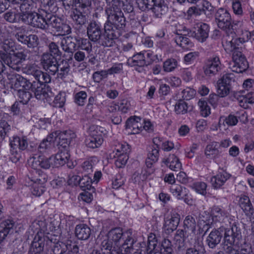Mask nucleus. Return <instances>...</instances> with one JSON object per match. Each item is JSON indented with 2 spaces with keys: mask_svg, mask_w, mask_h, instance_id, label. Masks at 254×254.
<instances>
[{
  "mask_svg": "<svg viewBox=\"0 0 254 254\" xmlns=\"http://www.w3.org/2000/svg\"><path fill=\"white\" fill-rule=\"evenodd\" d=\"M233 26L231 23V17L227 10L223 13V38H225V51L232 52V60L234 63V67H236L237 72H243L248 67V63L245 57L239 50L240 39L235 38Z\"/></svg>",
  "mask_w": 254,
  "mask_h": 254,
  "instance_id": "obj_1",
  "label": "nucleus"
},
{
  "mask_svg": "<svg viewBox=\"0 0 254 254\" xmlns=\"http://www.w3.org/2000/svg\"><path fill=\"white\" fill-rule=\"evenodd\" d=\"M108 3L106 8L107 20L104 26H109L110 29L123 30L126 26V19L121 10V5H125L124 0H106Z\"/></svg>",
  "mask_w": 254,
  "mask_h": 254,
  "instance_id": "obj_2",
  "label": "nucleus"
},
{
  "mask_svg": "<svg viewBox=\"0 0 254 254\" xmlns=\"http://www.w3.org/2000/svg\"><path fill=\"white\" fill-rule=\"evenodd\" d=\"M43 68L51 75L57 74V77L63 79L68 74L70 70L69 63L66 60L60 62L56 57L49 54H43L40 59Z\"/></svg>",
  "mask_w": 254,
  "mask_h": 254,
  "instance_id": "obj_3",
  "label": "nucleus"
},
{
  "mask_svg": "<svg viewBox=\"0 0 254 254\" xmlns=\"http://www.w3.org/2000/svg\"><path fill=\"white\" fill-rule=\"evenodd\" d=\"M47 30L50 26L56 29L61 35L68 34L71 32L70 26L62 22V19L48 12L46 13Z\"/></svg>",
  "mask_w": 254,
  "mask_h": 254,
  "instance_id": "obj_4",
  "label": "nucleus"
},
{
  "mask_svg": "<svg viewBox=\"0 0 254 254\" xmlns=\"http://www.w3.org/2000/svg\"><path fill=\"white\" fill-rule=\"evenodd\" d=\"M240 235L237 231V227L232 226L230 229H226L224 234V242L223 243V249L229 254H237V251L232 248L235 238Z\"/></svg>",
  "mask_w": 254,
  "mask_h": 254,
  "instance_id": "obj_5",
  "label": "nucleus"
},
{
  "mask_svg": "<svg viewBox=\"0 0 254 254\" xmlns=\"http://www.w3.org/2000/svg\"><path fill=\"white\" fill-rule=\"evenodd\" d=\"M109 26H104V32L97 41L98 44L104 47H111L115 44V40L120 36L119 30L109 29Z\"/></svg>",
  "mask_w": 254,
  "mask_h": 254,
  "instance_id": "obj_6",
  "label": "nucleus"
},
{
  "mask_svg": "<svg viewBox=\"0 0 254 254\" xmlns=\"http://www.w3.org/2000/svg\"><path fill=\"white\" fill-rule=\"evenodd\" d=\"M77 38L67 36L62 39L60 45L63 50L66 53L64 56L67 61L72 60L73 52L76 50Z\"/></svg>",
  "mask_w": 254,
  "mask_h": 254,
  "instance_id": "obj_7",
  "label": "nucleus"
},
{
  "mask_svg": "<svg viewBox=\"0 0 254 254\" xmlns=\"http://www.w3.org/2000/svg\"><path fill=\"white\" fill-rule=\"evenodd\" d=\"M28 161L31 167L35 170L39 168L48 169L52 167L51 157L47 158L42 154H33Z\"/></svg>",
  "mask_w": 254,
  "mask_h": 254,
  "instance_id": "obj_8",
  "label": "nucleus"
},
{
  "mask_svg": "<svg viewBox=\"0 0 254 254\" xmlns=\"http://www.w3.org/2000/svg\"><path fill=\"white\" fill-rule=\"evenodd\" d=\"M7 77L11 88L17 89L22 87L25 90H29V86L31 82L22 75L17 73H9Z\"/></svg>",
  "mask_w": 254,
  "mask_h": 254,
  "instance_id": "obj_9",
  "label": "nucleus"
},
{
  "mask_svg": "<svg viewBox=\"0 0 254 254\" xmlns=\"http://www.w3.org/2000/svg\"><path fill=\"white\" fill-rule=\"evenodd\" d=\"M70 16L74 25L78 28L84 25L88 21V16L86 10L73 9L71 11Z\"/></svg>",
  "mask_w": 254,
  "mask_h": 254,
  "instance_id": "obj_10",
  "label": "nucleus"
},
{
  "mask_svg": "<svg viewBox=\"0 0 254 254\" xmlns=\"http://www.w3.org/2000/svg\"><path fill=\"white\" fill-rule=\"evenodd\" d=\"M0 59L4 64L12 69L19 71L21 68L22 64L20 62L14 53H0Z\"/></svg>",
  "mask_w": 254,
  "mask_h": 254,
  "instance_id": "obj_11",
  "label": "nucleus"
},
{
  "mask_svg": "<svg viewBox=\"0 0 254 254\" xmlns=\"http://www.w3.org/2000/svg\"><path fill=\"white\" fill-rule=\"evenodd\" d=\"M220 70H221V62L218 57L208 60L204 66V73L207 76L215 75Z\"/></svg>",
  "mask_w": 254,
  "mask_h": 254,
  "instance_id": "obj_12",
  "label": "nucleus"
},
{
  "mask_svg": "<svg viewBox=\"0 0 254 254\" xmlns=\"http://www.w3.org/2000/svg\"><path fill=\"white\" fill-rule=\"evenodd\" d=\"M103 142L101 133H99L96 130L91 131L85 140L86 146L92 149L99 147Z\"/></svg>",
  "mask_w": 254,
  "mask_h": 254,
  "instance_id": "obj_13",
  "label": "nucleus"
},
{
  "mask_svg": "<svg viewBox=\"0 0 254 254\" xmlns=\"http://www.w3.org/2000/svg\"><path fill=\"white\" fill-rule=\"evenodd\" d=\"M180 219V216L177 213H172L170 216L166 218L164 224V231L170 234L176 230Z\"/></svg>",
  "mask_w": 254,
  "mask_h": 254,
  "instance_id": "obj_14",
  "label": "nucleus"
},
{
  "mask_svg": "<svg viewBox=\"0 0 254 254\" xmlns=\"http://www.w3.org/2000/svg\"><path fill=\"white\" fill-rule=\"evenodd\" d=\"M87 33L90 40L97 42L102 35L100 24L94 21L90 22L87 27Z\"/></svg>",
  "mask_w": 254,
  "mask_h": 254,
  "instance_id": "obj_15",
  "label": "nucleus"
},
{
  "mask_svg": "<svg viewBox=\"0 0 254 254\" xmlns=\"http://www.w3.org/2000/svg\"><path fill=\"white\" fill-rule=\"evenodd\" d=\"M170 190L173 194L178 199H183L185 203L190 204L191 199L189 197V191L186 188L178 185L171 186Z\"/></svg>",
  "mask_w": 254,
  "mask_h": 254,
  "instance_id": "obj_16",
  "label": "nucleus"
},
{
  "mask_svg": "<svg viewBox=\"0 0 254 254\" xmlns=\"http://www.w3.org/2000/svg\"><path fill=\"white\" fill-rule=\"evenodd\" d=\"M29 86V89L34 92L37 99L43 100L47 99L50 97L48 89L44 88L39 82L33 81Z\"/></svg>",
  "mask_w": 254,
  "mask_h": 254,
  "instance_id": "obj_17",
  "label": "nucleus"
},
{
  "mask_svg": "<svg viewBox=\"0 0 254 254\" xmlns=\"http://www.w3.org/2000/svg\"><path fill=\"white\" fill-rule=\"evenodd\" d=\"M39 12V13L35 12L34 18L31 24V26L44 30H47V23H46V13L48 12L44 10H42L41 11Z\"/></svg>",
  "mask_w": 254,
  "mask_h": 254,
  "instance_id": "obj_18",
  "label": "nucleus"
},
{
  "mask_svg": "<svg viewBox=\"0 0 254 254\" xmlns=\"http://www.w3.org/2000/svg\"><path fill=\"white\" fill-rule=\"evenodd\" d=\"M15 223L11 219H6L1 221L0 223V243H1L7 235L13 231Z\"/></svg>",
  "mask_w": 254,
  "mask_h": 254,
  "instance_id": "obj_19",
  "label": "nucleus"
},
{
  "mask_svg": "<svg viewBox=\"0 0 254 254\" xmlns=\"http://www.w3.org/2000/svg\"><path fill=\"white\" fill-rule=\"evenodd\" d=\"M144 54L142 52L134 55L127 60V64L131 66L143 67L150 64V61H147Z\"/></svg>",
  "mask_w": 254,
  "mask_h": 254,
  "instance_id": "obj_20",
  "label": "nucleus"
},
{
  "mask_svg": "<svg viewBox=\"0 0 254 254\" xmlns=\"http://www.w3.org/2000/svg\"><path fill=\"white\" fill-rule=\"evenodd\" d=\"M45 239L39 236H35L31 244V254H45L44 251Z\"/></svg>",
  "mask_w": 254,
  "mask_h": 254,
  "instance_id": "obj_21",
  "label": "nucleus"
},
{
  "mask_svg": "<svg viewBox=\"0 0 254 254\" xmlns=\"http://www.w3.org/2000/svg\"><path fill=\"white\" fill-rule=\"evenodd\" d=\"M162 162L174 171H179L182 168L179 159L174 154H169L168 156L164 158Z\"/></svg>",
  "mask_w": 254,
  "mask_h": 254,
  "instance_id": "obj_22",
  "label": "nucleus"
},
{
  "mask_svg": "<svg viewBox=\"0 0 254 254\" xmlns=\"http://www.w3.org/2000/svg\"><path fill=\"white\" fill-rule=\"evenodd\" d=\"M168 11V7L165 1L161 2L158 0L155 2V5L153 7L152 11L155 17L157 18H163L164 17Z\"/></svg>",
  "mask_w": 254,
  "mask_h": 254,
  "instance_id": "obj_23",
  "label": "nucleus"
},
{
  "mask_svg": "<svg viewBox=\"0 0 254 254\" xmlns=\"http://www.w3.org/2000/svg\"><path fill=\"white\" fill-rule=\"evenodd\" d=\"M91 233L90 228L86 224H79L75 227V236L79 240H87L89 238Z\"/></svg>",
  "mask_w": 254,
  "mask_h": 254,
  "instance_id": "obj_24",
  "label": "nucleus"
},
{
  "mask_svg": "<svg viewBox=\"0 0 254 254\" xmlns=\"http://www.w3.org/2000/svg\"><path fill=\"white\" fill-rule=\"evenodd\" d=\"M126 233L123 232V230L121 228L117 227L111 229L108 233V237L109 239L114 242L115 244L118 246V243L120 242L121 239L126 238V240L127 237L131 238L128 235L126 237Z\"/></svg>",
  "mask_w": 254,
  "mask_h": 254,
  "instance_id": "obj_25",
  "label": "nucleus"
},
{
  "mask_svg": "<svg viewBox=\"0 0 254 254\" xmlns=\"http://www.w3.org/2000/svg\"><path fill=\"white\" fill-rule=\"evenodd\" d=\"M52 134H55L53 137L54 146L65 148L70 143V138L66 137L65 134H60V131H56L52 132Z\"/></svg>",
  "mask_w": 254,
  "mask_h": 254,
  "instance_id": "obj_26",
  "label": "nucleus"
},
{
  "mask_svg": "<svg viewBox=\"0 0 254 254\" xmlns=\"http://www.w3.org/2000/svg\"><path fill=\"white\" fill-rule=\"evenodd\" d=\"M69 155L67 152L58 153L54 156H51L52 167H59L64 165L68 160Z\"/></svg>",
  "mask_w": 254,
  "mask_h": 254,
  "instance_id": "obj_27",
  "label": "nucleus"
},
{
  "mask_svg": "<svg viewBox=\"0 0 254 254\" xmlns=\"http://www.w3.org/2000/svg\"><path fill=\"white\" fill-rule=\"evenodd\" d=\"M239 105L244 109L249 108V104L254 103V93L249 92L245 95H239L237 94L236 98Z\"/></svg>",
  "mask_w": 254,
  "mask_h": 254,
  "instance_id": "obj_28",
  "label": "nucleus"
},
{
  "mask_svg": "<svg viewBox=\"0 0 254 254\" xmlns=\"http://www.w3.org/2000/svg\"><path fill=\"white\" fill-rule=\"evenodd\" d=\"M222 238L221 232L218 230L212 231L208 236L206 242L211 249H214L220 243Z\"/></svg>",
  "mask_w": 254,
  "mask_h": 254,
  "instance_id": "obj_29",
  "label": "nucleus"
},
{
  "mask_svg": "<svg viewBox=\"0 0 254 254\" xmlns=\"http://www.w3.org/2000/svg\"><path fill=\"white\" fill-rule=\"evenodd\" d=\"M239 205L247 216H250L253 214L254 209L248 196L241 197L239 199Z\"/></svg>",
  "mask_w": 254,
  "mask_h": 254,
  "instance_id": "obj_30",
  "label": "nucleus"
},
{
  "mask_svg": "<svg viewBox=\"0 0 254 254\" xmlns=\"http://www.w3.org/2000/svg\"><path fill=\"white\" fill-rule=\"evenodd\" d=\"M184 228L190 233L191 239L195 237L196 222L195 218L192 216H187L184 220Z\"/></svg>",
  "mask_w": 254,
  "mask_h": 254,
  "instance_id": "obj_31",
  "label": "nucleus"
},
{
  "mask_svg": "<svg viewBox=\"0 0 254 254\" xmlns=\"http://www.w3.org/2000/svg\"><path fill=\"white\" fill-rule=\"evenodd\" d=\"M208 32L209 26L203 23L198 27L196 32H194L193 36L198 41L203 42L208 38Z\"/></svg>",
  "mask_w": 254,
  "mask_h": 254,
  "instance_id": "obj_32",
  "label": "nucleus"
},
{
  "mask_svg": "<svg viewBox=\"0 0 254 254\" xmlns=\"http://www.w3.org/2000/svg\"><path fill=\"white\" fill-rule=\"evenodd\" d=\"M222 86V77L220 78L216 84L217 93L211 94L209 95V102L213 106H215L220 97H222V90L221 87Z\"/></svg>",
  "mask_w": 254,
  "mask_h": 254,
  "instance_id": "obj_33",
  "label": "nucleus"
},
{
  "mask_svg": "<svg viewBox=\"0 0 254 254\" xmlns=\"http://www.w3.org/2000/svg\"><path fill=\"white\" fill-rule=\"evenodd\" d=\"M220 146V145L215 142L207 145L205 150L206 157L210 159L215 158L220 152L218 149Z\"/></svg>",
  "mask_w": 254,
  "mask_h": 254,
  "instance_id": "obj_34",
  "label": "nucleus"
},
{
  "mask_svg": "<svg viewBox=\"0 0 254 254\" xmlns=\"http://www.w3.org/2000/svg\"><path fill=\"white\" fill-rule=\"evenodd\" d=\"M55 134L51 133L48 135L46 139H44L42 142L40 143L38 150L40 152H45L47 150H49L52 147H54L53 137L55 136Z\"/></svg>",
  "mask_w": 254,
  "mask_h": 254,
  "instance_id": "obj_35",
  "label": "nucleus"
},
{
  "mask_svg": "<svg viewBox=\"0 0 254 254\" xmlns=\"http://www.w3.org/2000/svg\"><path fill=\"white\" fill-rule=\"evenodd\" d=\"M34 78L36 80V81H34L39 82L42 85H43L44 83H49L51 81L50 74L47 71L46 72H44L40 70H39L37 72V74H36Z\"/></svg>",
  "mask_w": 254,
  "mask_h": 254,
  "instance_id": "obj_36",
  "label": "nucleus"
},
{
  "mask_svg": "<svg viewBox=\"0 0 254 254\" xmlns=\"http://www.w3.org/2000/svg\"><path fill=\"white\" fill-rule=\"evenodd\" d=\"M48 51L43 54H49L51 56L56 57L61 56L62 52L59 49L58 45L54 42H50L47 44Z\"/></svg>",
  "mask_w": 254,
  "mask_h": 254,
  "instance_id": "obj_37",
  "label": "nucleus"
},
{
  "mask_svg": "<svg viewBox=\"0 0 254 254\" xmlns=\"http://www.w3.org/2000/svg\"><path fill=\"white\" fill-rule=\"evenodd\" d=\"M14 53L21 64L26 60H31L32 59L33 55L31 52L27 49Z\"/></svg>",
  "mask_w": 254,
  "mask_h": 254,
  "instance_id": "obj_38",
  "label": "nucleus"
},
{
  "mask_svg": "<svg viewBox=\"0 0 254 254\" xmlns=\"http://www.w3.org/2000/svg\"><path fill=\"white\" fill-rule=\"evenodd\" d=\"M177 66V61L175 59L171 58L164 62L163 68L164 71L168 72L174 70Z\"/></svg>",
  "mask_w": 254,
  "mask_h": 254,
  "instance_id": "obj_39",
  "label": "nucleus"
},
{
  "mask_svg": "<svg viewBox=\"0 0 254 254\" xmlns=\"http://www.w3.org/2000/svg\"><path fill=\"white\" fill-rule=\"evenodd\" d=\"M77 47L81 50H85L89 53L92 50V45L87 39L77 38Z\"/></svg>",
  "mask_w": 254,
  "mask_h": 254,
  "instance_id": "obj_40",
  "label": "nucleus"
},
{
  "mask_svg": "<svg viewBox=\"0 0 254 254\" xmlns=\"http://www.w3.org/2000/svg\"><path fill=\"white\" fill-rule=\"evenodd\" d=\"M92 180L88 175H84L80 179L79 187L83 190H90L92 188Z\"/></svg>",
  "mask_w": 254,
  "mask_h": 254,
  "instance_id": "obj_41",
  "label": "nucleus"
},
{
  "mask_svg": "<svg viewBox=\"0 0 254 254\" xmlns=\"http://www.w3.org/2000/svg\"><path fill=\"white\" fill-rule=\"evenodd\" d=\"M188 104L184 100H179L175 106V111L177 114H185L188 111Z\"/></svg>",
  "mask_w": 254,
  "mask_h": 254,
  "instance_id": "obj_42",
  "label": "nucleus"
},
{
  "mask_svg": "<svg viewBox=\"0 0 254 254\" xmlns=\"http://www.w3.org/2000/svg\"><path fill=\"white\" fill-rule=\"evenodd\" d=\"M24 89H18L17 95L20 99V102L23 104H27L32 97L31 93Z\"/></svg>",
  "mask_w": 254,
  "mask_h": 254,
  "instance_id": "obj_43",
  "label": "nucleus"
},
{
  "mask_svg": "<svg viewBox=\"0 0 254 254\" xmlns=\"http://www.w3.org/2000/svg\"><path fill=\"white\" fill-rule=\"evenodd\" d=\"M35 12L32 11L26 13H19V19L22 22L31 26V24L34 18Z\"/></svg>",
  "mask_w": 254,
  "mask_h": 254,
  "instance_id": "obj_44",
  "label": "nucleus"
},
{
  "mask_svg": "<svg viewBox=\"0 0 254 254\" xmlns=\"http://www.w3.org/2000/svg\"><path fill=\"white\" fill-rule=\"evenodd\" d=\"M198 105L200 109V114L204 117H207L210 114V108L205 101L199 100Z\"/></svg>",
  "mask_w": 254,
  "mask_h": 254,
  "instance_id": "obj_45",
  "label": "nucleus"
},
{
  "mask_svg": "<svg viewBox=\"0 0 254 254\" xmlns=\"http://www.w3.org/2000/svg\"><path fill=\"white\" fill-rule=\"evenodd\" d=\"M10 126L5 120H0V138L3 140L10 130Z\"/></svg>",
  "mask_w": 254,
  "mask_h": 254,
  "instance_id": "obj_46",
  "label": "nucleus"
},
{
  "mask_svg": "<svg viewBox=\"0 0 254 254\" xmlns=\"http://www.w3.org/2000/svg\"><path fill=\"white\" fill-rule=\"evenodd\" d=\"M51 247L54 254H63L67 250L66 246L62 242L53 243V245Z\"/></svg>",
  "mask_w": 254,
  "mask_h": 254,
  "instance_id": "obj_47",
  "label": "nucleus"
},
{
  "mask_svg": "<svg viewBox=\"0 0 254 254\" xmlns=\"http://www.w3.org/2000/svg\"><path fill=\"white\" fill-rule=\"evenodd\" d=\"M141 120V118L138 117L134 116L128 118L126 121V127L127 128H132V132L135 131L137 127L139 121Z\"/></svg>",
  "mask_w": 254,
  "mask_h": 254,
  "instance_id": "obj_48",
  "label": "nucleus"
},
{
  "mask_svg": "<svg viewBox=\"0 0 254 254\" xmlns=\"http://www.w3.org/2000/svg\"><path fill=\"white\" fill-rule=\"evenodd\" d=\"M65 102V95L64 93H59L55 97L53 101V106L57 108H62Z\"/></svg>",
  "mask_w": 254,
  "mask_h": 254,
  "instance_id": "obj_49",
  "label": "nucleus"
},
{
  "mask_svg": "<svg viewBox=\"0 0 254 254\" xmlns=\"http://www.w3.org/2000/svg\"><path fill=\"white\" fill-rule=\"evenodd\" d=\"M86 92L81 91L76 93L74 96V102L78 106H83L87 98Z\"/></svg>",
  "mask_w": 254,
  "mask_h": 254,
  "instance_id": "obj_50",
  "label": "nucleus"
},
{
  "mask_svg": "<svg viewBox=\"0 0 254 254\" xmlns=\"http://www.w3.org/2000/svg\"><path fill=\"white\" fill-rule=\"evenodd\" d=\"M174 39L176 44L184 49H188V46L191 44L187 37L176 36Z\"/></svg>",
  "mask_w": 254,
  "mask_h": 254,
  "instance_id": "obj_51",
  "label": "nucleus"
},
{
  "mask_svg": "<svg viewBox=\"0 0 254 254\" xmlns=\"http://www.w3.org/2000/svg\"><path fill=\"white\" fill-rule=\"evenodd\" d=\"M43 7L51 12L56 11L57 8L56 0H40Z\"/></svg>",
  "mask_w": 254,
  "mask_h": 254,
  "instance_id": "obj_52",
  "label": "nucleus"
},
{
  "mask_svg": "<svg viewBox=\"0 0 254 254\" xmlns=\"http://www.w3.org/2000/svg\"><path fill=\"white\" fill-rule=\"evenodd\" d=\"M139 6L142 11L153 9L155 5V0H140L138 2Z\"/></svg>",
  "mask_w": 254,
  "mask_h": 254,
  "instance_id": "obj_53",
  "label": "nucleus"
},
{
  "mask_svg": "<svg viewBox=\"0 0 254 254\" xmlns=\"http://www.w3.org/2000/svg\"><path fill=\"white\" fill-rule=\"evenodd\" d=\"M117 159L115 161V165L118 168H122L125 166L128 159V156L127 153H122L117 155Z\"/></svg>",
  "mask_w": 254,
  "mask_h": 254,
  "instance_id": "obj_54",
  "label": "nucleus"
},
{
  "mask_svg": "<svg viewBox=\"0 0 254 254\" xmlns=\"http://www.w3.org/2000/svg\"><path fill=\"white\" fill-rule=\"evenodd\" d=\"M45 191V188L43 185H40L33 182L32 185V193L36 196H39Z\"/></svg>",
  "mask_w": 254,
  "mask_h": 254,
  "instance_id": "obj_55",
  "label": "nucleus"
},
{
  "mask_svg": "<svg viewBox=\"0 0 254 254\" xmlns=\"http://www.w3.org/2000/svg\"><path fill=\"white\" fill-rule=\"evenodd\" d=\"M238 93L233 90L232 86H225L223 87V97L228 96L230 100L232 101L237 96Z\"/></svg>",
  "mask_w": 254,
  "mask_h": 254,
  "instance_id": "obj_56",
  "label": "nucleus"
},
{
  "mask_svg": "<svg viewBox=\"0 0 254 254\" xmlns=\"http://www.w3.org/2000/svg\"><path fill=\"white\" fill-rule=\"evenodd\" d=\"M27 32L26 30L24 29H18V31L16 32L15 34V37L16 39L19 42L22 44H25L26 41L27 39V35H26Z\"/></svg>",
  "mask_w": 254,
  "mask_h": 254,
  "instance_id": "obj_57",
  "label": "nucleus"
},
{
  "mask_svg": "<svg viewBox=\"0 0 254 254\" xmlns=\"http://www.w3.org/2000/svg\"><path fill=\"white\" fill-rule=\"evenodd\" d=\"M189 236H190V233L185 228L184 229H179L176 232L175 239L177 242L179 240L185 241Z\"/></svg>",
  "mask_w": 254,
  "mask_h": 254,
  "instance_id": "obj_58",
  "label": "nucleus"
},
{
  "mask_svg": "<svg viewBox=\"0 0 254 254\" xmlns=\"http://www.w3.org/2000/svg\"><path fill=\"white\" fill-rule=\"evenodd\" d=\"M27 42H25V45H27L29 48H34L38 45L39 39L36 35L30 34L27 36Z\"/></svg>",
  "mask_w": 254,
  "mask_h": 254,
  "instance_id": "obj_59",
  "label": "nucleus"
},
{
  "mask_svg": "<svg viewBox=\"0 0 254 254\" xmlns=\"http://www.w3.org/2000/svg\"><path fill=\"white\" fill-rule=\"evenodd\" d=\"M36 173L38 174V176L35 177L34 180H32L33 182L39 184L40 185H44L47 182L48 176L45 173L40 171L36 172Z\"/></svg>",
  "mask_w": 254,
  "mask_h": 254,
  "instance_id": "obj_60",
  "label": "nucleus"
},
{
  "mask_svg": "<svg viewBox=\"0 0 254 254\" xmlns=\"http://www.w3.org/2000/svg\"><path fill=\"white\" fill-rule=\"evenodd\" d=\"M159 156V149L157 146H152L151 150L149 151L147 157L149 159H151L153 162H157L158 160Z\"/></svg>",
  "mask_w": 254,
  "mask_h": 254,
  "instance_id": "obj_61",
  "label": "nucleus"
},
{
  "mask_svg": "<svg viewBox=\"0 0 254 254\" xmlns=\"http://www.w3.org/2000/svg\"><path fill=\"white\" fill-rule=\"evenodd\" d=\"M118 110L123 113H126L130 110L131 105L130 102L126 99L122 100L117 105Z\"/></svg>",
  "mask_w": 254,
  "mask_h": 254,
  "instance_id": "obj_62",
  "label": "nucleus"
},
{
  "mask_svg": "<svg viewBox=\"0 0 254 254\" xmlns=\"http://www.w3.org/2000/svg\"><path fill=\"white\" fill-rule=\"evenodd\" d=\"M162 247L164 251L162 252L166 254H173V248L171 242L168 239L165 238L162 242Z\"/></svg>",
  "mask_w": 254,
  "mask_h": 254,
  "instance_id": "obj_63",
  "label": "nucleus"
},
{
  "mask_svg": "<svg viewBox=\"0 0 254 254\" xmlns=\"http://www.w3.org/2000/svg\"><path fill=\"white\" fill-rule=\"evenodd\" d=\"M20 141V137L18 136H13L12 139L10 141V145L11 147L10 151L12 154L17 155L18 150L17 147L18 143Z\"/></svg>",
  "mask_w": 254,
  "mask_h": 254,
  "instance_id": "obj_64",
  "label": "nucleus"
}]
</instances>
